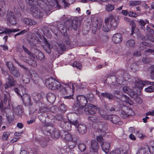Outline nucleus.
<instances>
[{"label":"nucleus","instance_id":"nucleus-1","mask_svg":"<svg viewBox=\"0 0 154 154\" xmlns=\"http://www.w3.org/2000/svg\"><path fill=\"white\" fill-rule=\"evenodd\" d=\"M46 86L49 89L54 90L60 88L63 94H68L73 91V85L70 84L62 85L60 82L53 78H50L46 80L45 82Z\"/></svg>","mask_w":154,"mask_h":154},{"label":"nucleus","instance_id":"nucleus-2","mask_svg":"<svg viewBox=\"0 0 154 154\" xmlns=\"http://www.w3.org/2000/svg\"><path fill=\"white\" fill-rule=\"evenodd\" d=\"M117 18L112 14H110L109 17L104 20L105 25L102 27V29L105 32L109 31L111 29H115L118 26L119 21Z\"/></svg>","mask_w":154,"mask_h":154},{"label":"nucleus","instance_id":"nucleus-3","mask_svg":"<svg viewBox=\"0 0 154 154\" xmlns=\"http://www.w3.org/2000/svg\"><path fill=\"white\" fill-rule=\"evenodd\" d=\"M94 109H97V106L92 104H88L87 107L85 109L84 112L87 115H94L88 117V120L97 124L100 122V120L102 119L101 118H100L98 116L94 115L95 113V112Z\"/></svg>","mask_w":154,"mask_h":154},{"label":"nucleus","instance_id":"nucleus-4","mask_svg":"<svg viewBox=\"0 0 154 154\" xmlns=\"http://www.w3.org/2000/svg\"><path fill=\"white\" fill-rule=\"evenodd\" d=\"M61 132L59 130L54 129L53 127H47L43 130V133L48 136H51L52 137L57 138L61 137Z\"/></svg>","mask_w":154,"mask_h":154},{"label":"nucleus","instance_id":"nucleus-5","mask_svg":"<svg viewBox=\"0 0 154 154\" xmlns=\"http://www.w3.org/2000/svg\"><path fill=\"white\" fill-rule=\"evenodd\" d=\"M107 129L106 125L103 122H100L95 125V132H98L99 134L102 135L105 134V131Z\"/></svg>","mask_w":154,"mask_h":154},{"label":"nucleus","instance_id":"nucleus-6","mask_svg":"<svg viewBox=\"0 0 154 154\" xmlns=\"http://www.w3.org/2000/svg\"><path fill=\"white\" fill-rule=\"evenodd\" d=\"M32 16L36 19H41L42 18L44 13L42 9H40L33 6L31 8Z\"/></svg>","mask_w":154,"mask_h":154},{"label":"nucleus","instance_id":"nucleus-7","mask_svg":"<svg viewBox=\"0 0 154 154\" xmlns=\"http://www.w3.org/2000/svg\"><path fill=\"white\" fill-rule=\"evenodd\" d=\"M132 82H134L136 87L142 89L146 85H150V82L147 81H143L140 79H136L134 78H132Z\"/></svg>","mask_w":154,"mask_h":154},{"label":"nucleus","instance_id":"nucleus-8","mask_svg":"<svg viewBox=\"0 0 154 154\" xmlns=\"http://www.w3.org/2000/svg\"><path fill=\"white\" fill-rule=\"evenodd\" d=\"M16 83V81L11 75H8V77L6 79V81L5 85V89L11 88L15 86Z\"/></svg>","mask_w":154,"mask_h":154},{"label":"nucleus","instance_id":"nucleus-9","mask_svg":"<svg viewBox=\"0 0 154 154\" xmlns=\"http://www.w3.org/2000/svg\"><path fill=\"white\" fill-rule=\"evenodd\" d=\"M79 124L78 121L76 120L75 121H70L69 122L64 121L62 124L63 128L66 131H70L71 128V124L73 125L76 127Z\"/></svg>","mask_w":154,"mask_h":154},{"label":"nucleus","instance_id":"nucleus-10","mask_svg":"<svg viewBox=\"0 0 154 154\" xmlns=\"http://www.w3.org/2000/svg\"><path fill=\"white\" fill-rule=\"evenodd\" d=\"M66 26L69 30H71L72 29L75 30L77 29L78 22L76 20H69L66 22Z\"/></svg>","mask_w":154,"mask_h":154},{"label":"nucleus","instance_id":"nucleus-11","mask_svg":"<svg viewBox=\"0 0 154 154\" xmlns=\"http://www.w3.org/2000/svg\"><path fill=\"white\" fill-rule=\"evenodd\" d=\"M3 97V102L1 101L0 103V108L1 110L5 108L6 106L9 105V102L10 100V95L8 94H5Z\"/></svg>","mask_w":154,"mask_h":154},{"label":"nucleus","instance_id":"nucleus-12","mask_svg":"<svg viewBox=\"0 0 154 154\" xmlns=\"http://www.w3.org/2000/svg\"><path fill=\"white\" fill-rule=\"evenodd\" d=\"M7 21L11 25H14L16 23V21L14 13L11 11L7 12Z\"/></svg>","mask_w":154,"mask_h":154},{"label":"nucleus","instance_id":"nucleus-13","mask_svg":"<svg viewBox=\"0 0 154 154\" xmlns=\"http://www.w3.org/2000/svg\"><path fill=\"white\" fill-rule=\"evenodd\" d=\"M21 98L25 106H29L32 105L31 102V99L30 96L27 94H25L21 96Z\"/></svg>","mask_w":154,"mask_h":154},{"label":"nucleus","instance_id":"nucleus-14","mask_svg":"<svg viewBox=\"0 0 154 154\" xmlns=\"http://www.w3.org/2000/svg\"><path fill=\"white\" fill-rule=\"evenodd\" d=\"M48 3L49 4L48 5L46 4L45 8L44 9H42L43 11H44L45 13L47 14L48 12L50 11L52 9V7L54 6L55 5H57V6H59V3L57 0H53V1H48Z\"/></svg>","mask_w":154,"mask_h":154},{"label":"nucleus","instance_id":"nucleus-15","mask_svg":"<svg viewBox=\"0 0 154 154\" xmlns=\"http://www.w3.org/2000/svg\"><path fill=\"white\" fill-rule=\"evenodd\" d=\"M61 137L63 139L68 141L72 140L73 139L72 136L70 133L64 131H61Z\"/></svg>","mask_w":154,"mask_h":154},{"label":"nucleus","instance_id":"nucleus-16","mask_svg":"<svg viewBox=\"0 0 154 154\" xmlns=\"http://www.w3.org/2000/svg\"><path fill=\"white\" fill-rule=\"evenodd\" d=\"M136 154H150V149L149 147H140L136 153Z\"/></svg>","mask_w":154,"mask_h":154},{"label":"nucleus","instance_id":"nucleus-17","mask_svg":"<svg viewBox=\"0 0 154 154\" xmlns=\"http://www.w3.org/2000/svg\"><path fill=\"white\" fill-rule=\"evenodd\" d=\"M72 109L77 113H81L83 111V108L79 103H75L73 106Z\"/></svg>","mask_w":154,"mask_h":154},{"label":"nucleus","instance_id":"nucleus-18","mask_svg":"<svg viewBox=\"0 0 154 154\" xmlns=\"http://www.w3.org/2000/svg\"><path fill=\"white\" fill-rule=\"evenodd\" d=\"M122 40V35L119 33H117L113 36L112 40L116 44L119 43L121 42Z\"/></svg>","mask_w":154,"mask_h":154},{"label":"nucleus","instance_id":"nucleus-19","mask_svg":"<svg viewBox=\"0 0 154 154\" xmlns=\"http://www.w3.org/2000/svg\"><path fill=\"white\" fill-rule=\"evenodd\" d=\"M35 140L36 142L39 143L41 146L43 148L46 147L47 145V141L44 137H40L36 138Z\"/></svg>","mask_w":154,"mask_h":154},{"label":"nucleus","instance_id":"nucleus-20","mask_svg":"<svg viewBox=\"0 0 154 154\" xmlns=\"http://www.w3.org/2000/svg\"><path fill=\"white\" fill-rule=\"evenodd\" d=\"M77 101L80 103L85 104L86 105L88 102L86 97L83 95H79L77 97Z\"/></svg>","mask_w":154,"mask_h":154},{"label":"nucleus","instance_id":"nucleus-21","mask_svg":"<svg viewBox=\"0 0 154 154\" xmlns=\"http://www.w3.org/2000/svg\"><path fill=\"white\" fill-rule=\"evenodd\" d=\"M23 22L28 26H32L37 24V22L34 20L28 18H25L23 19Z\"/></svg>","mask_w":154,"mask_h":154},{"label":"nucleus","instance_id":"nucleus-22","mask_svg":"<svg viewBox=\"0 0 154 154\" xmlns=\"http://www.w3.org/2000/svg\"><path fill=\"white\" fill-rule=\"evenodd\" d=\"M109 120L111 121L112 122L116 124L121 125L122 124V122L120 121V118L116 115L110 116V117Z\"/></svg>","mask_w":154,"mask_h":154},{"label":"nucleus","instance_id":"nucleus-23","mask_svg":"<svg viewBox=\"0 0 154 154\" xmlns=\"http://www.w3.org/2000/svg\"><path fill=\"white\" fill-rule=\"evenodd\" d=\"M91 147L92 150L94 152H97L99 148L97 142L95 140H91Z\"/></svg>","mask_w":154,"mask_h":154},{"label":"nucleus","instance_id":"nucleus-24","mask_svg":"<svg viewBox=\"0 0 154 154\" xmlns=\"http://www.w3.org/2000/svg\"><path fill=\"white\" fill-rule=\"evenodd\" d=\"M46 97L48 101L51 103H53L56 99L55 94L51 93H48L47 94Z\"/></svg>","mask_w":154,"mask_h":154},{"label":"nucleus","instance_id":"nucleus-25","mask_svg":"<svg viewBox=\"0 0 154 154\" xmlns=\"http://www.w3.org/2000/svg\"><path fill=\"white\" fill-rule=\"evenodd\" d=\"M78 131L79 133L81 134H83L86 133L87 131V128L86 125L84 124L78 125Z\"/></svg>","mask_w":154,"mask_h":154},{"label":"nucleus","instance_id":"nucleus-26","mask_svg":"<svg viewBox=\"0 0 154 154\" xmlns=\"http://www.w3.org/2000/svg\"><path fill=\"white\" fill-rule=\"evenodd\" d=\"M56 47L57 51L60 54H62L63 51L66 49V46L63 44H57Z\"/></svg>","mask_w":154,"mask_h":154},{"label":"nucleus","instance_id":"nucleus-27","mask_svg":"<svg viewBox=\"0 0 154 154\" xmlns=\"http://www.w3.org/2000/svg\"><path fill=\"white\" fill-rule=\"evenodd\" d=\"M14 113L16 115L20 116L23 112V109L21 106H19L16 107L14 110Z\"/></svg>","mask_w":154,"mask_h":154},{"label":"nucleus","instance_id":"nucleus-28","mask_svg":"<svg viewBox=\"0 0 154 154\" xmlns=\"http://www.w3.org/2000/svg\"><path fill=\"white\" fill-rule=\"evenodd\" d=\"M124 20L126 23L130 25H132L131 26L132 28L131 31L132 32H134V29L135 27V24L134 21L131 20L129 18L125 17H124Z\"/></svg>","mask_w":154,"mask_h":154},{"label":"nucleus","instance_id":"nucleus-29","mask_svg":"<svg viewBox=\"0 0 154 154\" xmlns=\"http://www.w3.org/2000/svg\"><path fill=\"white\" fill-rule=\"evenodd\" d=\"M43 41L45 44V45L44 46V48L47 53L50 54L51 52V47L50 44L45 38H44Z\"/></svg>","mask_w":154,"mask_h":154},{"label":"nucleus","instance_id":"nucleus-30","mask_svg":"<svg viewBox=\"0 0 154 154\" xmlns=\"http://www.w3.org/2000/svg\"><path fill=\"white\" fill-rule=\"evenodd\" d=\"M135 41L133 39H130L128 40L126 44V46L129 48H134L135 45Z\"/></svg>","mask_w":154,"mask_h":154},{"label":"nucleus","instance_id":"nucleus-31","mask_svg":"<svg viewBox=\"0 0 154 154\" xmlns=\"http://www.w3.org/2000/svg\"><path fill=\"white\" fill-rule=\"evenodd\" d=\"M110 146V143L109 142H105L102 144L101 147L103 150L106 153L109 151Z\"/></svg>","mask_w":154,"mask_h":154},{"label":"nucleus","instance_id":"nucleus-32","mask_svg":"<svg viewBox=\"0 0 154 154\" xmlns=\"http://www.w3.org/2000/svg\"><path fill=\"white\" fill-rule=\"evenodd\" d=\"M98 112L99 114L101 116V117H100V118H101V119L103 118L105 120H108L110 117V116L107 115L106 112L103 110H99Z\"/></svg>","mask_w":154,"mask_h":154},{"label":"nucleus","instance_id":"nucleus-33","mask_svg":"<svg viewBox=\"0 0 154 154\" xmlns=\"http://www.w3.org/2000/svg\"><path fill=\"white\" fill-rule=\"evenodd\" d=\"M10 73L15 78H19L20 74V71L16 67H15L11 71Z\"/></svg>","mask_w":154,"mask_h":154},{"label":"nucleus","instance_id":"nucleus-34","mask_svg":"<svg viewBox=\"0 0 154 154\" xmlns=\"http://www.w3.org/2000/svg\"><path fill=\"white\" fill-rule=\"evenodd\" d=\"M101 95L103 98H106L110 100L113 98V96L112 94L107 92L101 93Z\"/></svg>","mask_w":154,"mask_h":154},{"label":"nucleus","instance_id":"nucleus-35","mask_svg":"<svg viewBox=\"0 0 154 154\" xmlns=\"http://www.w3.org/2000/svg\"><path fill=\"white\" fill-rule=\"evenodd\" d=\"M29 73L32 79L34 81H36L38 79V75L33 70H30Z\"/></svg>","mask_w":154,"mask_h":154},{"label":"nucleus","instance_id":"nucleus-36","mask_svg":"<svg viewBox=\"0 0 154 154\" xmlns=\"http://www.w3.org/2000/svg\"><path fill=\"white\" fill-rule=\"evenodd\" d=\"M22 79L23 82L25 83H28L30 82V79L28 76L26 74H22L21 75Z\"/></svg>","mask_w":154,"mask_h":154},{"label":"nucleus","instance_id":"nucleus-37","mask_svg":"<svg viewBox=\"0 0 154 154\" xmlns=\"http://www.w3.org/2000/svg\"><path fill=\"white\" fill-rule=\"evenodd\" d=\"M5 6V3L3 0H0V16L2 17L4 15V13L2 12V8Z\"/></svg>","mask_w":154,"mask_h":154},{"label":"nucleus","instance_id":"nucleus-38","mask_svg":"<svg viewBox=\"0 0 154 154\" xmlns=\"http://www.w3.org/2000/svg\"><path fill=\"white\" fill-rule=\"evenodd\" d=\"M67 109V106L63 103L60 104L59 108V110L60 112L64 113Z\"/></svg>","mask_w":154,"mask_h":154},{"label":"nucleus","instance_id":"nucleus-39","mask_svg":"<svg viewBox=\"0 0 154 154\" xmlns=\"http://www.w3.org/2000/svg\"><path fill=\"white\" fill-rule=\"evenodd\" d=\"M54 118L56 120L63 123L64 121V118L63 116L61 114H58L54 116Z\"/></svg>","mask_w":154,"mask_h":154},{"label":"nucleus","instance_id":"nucleus-40","mask_svg":"<svg viewBox=\"0 0 154 154\" xmlns=\"http://www.w3.org/2000/svg\"><path fill=\"white\" fill-rule=\"evenodd\" d=\"M69 141L68 143L69 148L70 149H73L76 145L75 141H74L73 139L72 140Z\"/></svg>","mask_w":154,"mask_h":154},{"label":"nucleus","instance_id":"nucleus-41","mask_svg":"<svg viewBox=\"0 0 154 154\" xmlns=\"http://www.w3.org/2000/svg\"><path fill=\"white\" fill-rule=\"evenodd\" d=\"M114 8L113 5L109 4L106 6L105 10L108 12H111L114 9Z\"/></svg>","mask_w":154,"mask_h":154},{"label":"nucleus","instance_id":"nucleus-42","mask_svg":"<svg viewBox=\"0 0 154 154\" xmlns=\"http://www.w3.org/2000/svg\"><path fill=\"white\" fill-rule=\"evenodd\" d=\"M130 6H135L139 5L141 4V2L139 1H130L129 2Z\"/></svg>","mask_w":154,"mask_h":154},{"label":"nucleus","instance_id":"nucleus-43","mask_svg":"<svg viewBox=\"0 0 154 154\" xmlns=\"http://www.w3.org/2000/svg\"><path fill=\"white\" fill-rule=\"evenodd\" d=\"M13 32V29H8L5 28L4 31L2 32H0V34H2L5 33L6 34H9Z\"/></svg>","mask_w":154,"mask_h":154},{"label":"nucleus","instance_id":"nucleus-44","mask_svg":"<svg viewBox=\"0 0 154 154\" xmlns=\"http://www.w3.org/2000/svg\"><path fill=\"white\" fill-rule=\"evenodd\" d=\"M124 77L122 75L118 76L116 79V81L119 84H122L123 83L124 80Z\"/></svg>","mask_w":154,"mask_h":154},{"label":"nucleus","instance_id":"nucleus-45","mask_svg":"<svg viewBox=\"0 0 154 154\" xmlns=\"http://www.w3.org/2000/svg\"><path fill=\"white\" fill-rule=\"evenodd\" d=\"M154 35H149V34H146V36L147 39L151 42L154 43Z\"/></svg>","mask_w":154,"mask_h":154},{"label":"nucleus","instance_id":"nucleus-46","mask_svg":"<svg viewBox=\"0 0 154 154\" xmlns=\"http://www.w3.org/2000/svg\"><path fill=\"white\" fill-rule=\"evenodd\" d=\"M72 65L73 66L79 69H81L82 67V64L78 61L74 62Z\"/></svg>","mask_w":154,"mask_h":154},{"label":"nucleus","instance_id":"nucleus-47","mask_svg":"<svg viewBox=\"0 0 154 154\" xmlns=\"http://www.w3.org/2000/svg\"><path fill=\"white\" fill-rule=\"evenodd\" d=\"M79 149L81 152L85 151L86 149V147L85 145L83 143L79 144L78 146Z\"/></svg>","mask_w":154,"mask_h":154},{"label":"nucleus","instance_id":"nucleus-48","mask_svg":"<svg viewBox=\"0 0 154 154\" xmlns=\"http://www.w3.org/2000/svg\"><path fill=\"white\" fill-rule=\"evenodd\" d=\"M138 22L139 24L141 26V27L142 29L143 30H144L145 29V27L144 26L146 24V23L142 19H140L138 20Z\"/></svg>","mask_w":154,"mask_h":154},{"label":"nucleus","instance_id":"nucleus-49","mask_svg":"<svg viewBox=\"0 0 154 154\" xmlns=\"http://www.w3.org/2000/svg\"><path fill=\"white\" fill-rule=\"evenodd\" d=\"M149 44L148 43L145 42H143L140 44L139 47L140 49V50H144L146 48V46H148Z\"/></svg>","mask_w":154,"mask_h":154},{"label":"nucleus","instance_id":"nucleus-50","mask_svg":"<svg viewBox=\"0 0 154 154\" xmlns=\"http://www.w3.org/2000/svg\"><path fill=\"white\" fill-rule=\"evenodd\" d=\"M28 63L30 65L33 67H35L37 65V63L35 61L31 58L28 60Z\"/></svg>","mask_w":154,"mask_h":154},{"label":"nucleus","instance_id":"nucleus-51","mask_svg":"<svg viewBox=\"0 0 154 154\" xmlns=\"http://www.w3.org/2000/svg\"><path fill=\"white\" fill-rule=\"evenodd\" d=\"M29 28H27L26 29H24L23 30L21 31L20 32H18L17 33L15 34L14 35V37H15L19 35H23L24 33L28 32L29 31Z\"/></svg>","mask_w":154,"mask_h":154},{"label":"nucleus","instance_id":"nucleus-52","mask_svg":"<svg viewBox=\"0 0 154 154\" xmlns=\"http://www.w3.org/2000/svg\"><path fill=\"white\" fill-rule=\"evenodd\" d=\"M6 65L10 71L15 67L13 66L11 62H7L6 63Z\"/></svg>","mask_w":154,"mask_h":154},{"label":"nucleus","instance_id":"nucleus-53","mask_svg":"<svg viewBox=\"0 0 154 154\" xmlns=\"http://www.w3.org/2000/svg\"><path fill=\"white\" fill-rule=\"evenodd\" d=\"M122 98L124 101L127 103H130V102H131L129 97L126 95H123L122 97Z\"/></svg>","mask_w":154,"mask_h":154},{"label":"nucleus","instance_id":"nucleus-54","mask_svg":"<svg viewBox=\"0 0 154 154\" xmlns=\"http://www.w3.org/2000/svg\"><path fill=\"white\" fill-rule=\"evenodd\" d=\"M36 58L40 60H42L45 59V56L42 52H39L36 55Z\"/></svg>","mask_w":154,"mask_h":154},{"label":"nucleus","instance_id":"nucleus-55","mask_svg":"<svg viewBox=\"0 0 154 154\" xmlns=\"http://www.w3.org/2000/svg\"><path fill=\"white\" fill-rule=\"evenodd\" d=\"M146 92L149 93L152 92L154 91V88L152 86H150L145 89Z\"/></svg>","mask_w":154,"mask_h":154},{"label":"nucleus","instance_id":"nucleus-56","mask_svg":"<svg viewBox=\"0 0 154 154\" xmlns=\"http://www.w3.org/2000/svg\"><path fill=\"white\" fill-rule=\"evenodd\" d=\"M9 135L10 134L8 132H6L4 133L2 136V139L4 140H7Z\"/></svg>","mask_w":154,"mask_h":154},{"label":"nucleus","instance_id":"nucleus-57","mask_svg":"<svg viewBox=\"0 0 154 154\" xmlns=\"http://www.w3.org/2000/svg\"><path fill=\"white\" fill-rule=\"evenodd\" d=\"M123 91L124 92L129 95L131 91V89L125 86L123 88Z\"/></svg>","mask_w":154,"mask_h":154},{"label":"nucleus","instance_id":"nucleus-58","mask_svg":"<svg viewBox=\"0 0 154 154\" xmlns=\"http://www.w3.org/2000/svg\"><path fill=\"white\" fill-rule=\"evenodd\" d=\"M146 31L149 32L150 34L149 35H154V30L153 29L151 28L149 26H146Z\"/></svg>","mask_w":154,"mask_h":154},{"label":"nucleus","instance_id":"nucleus-59","mask_svg":"<svg viewBox=\"0 0 154 154\" xmlns=\"http://www.w3.org/2000/svg\"><path fill=\"white\" fill-rule=\"evenodd\" d=\"M120 116L122 118L125 119L128 117V115L123 110H121L120 112Z\"/></svg>","mask_w":154,"mask_h":154},{"label":"nucleus","instance_id":"nucleus-60","mask_svg":"<svg viewBox=\"0 0 154 154\" xmlns=\"http://www.w3.org/2000/svg\"><path fill=\"white\" fill-rule=\"evenodd\" d=\"M23 48L24 50V52L27 54H28L29 56H32V54L31 52L24 46H23Z\"/></svg>","mask_w":154,"mask_h":154},{"label":"nucleus","instance_id":"nucleus-61","mask_svg":"<svg viewBox=\"0 0 154 154\" xmlns=\"http://www.w3.org/2000/svg\"><path fill=\"white\" fill-rule=\"evenodd\" d=\"M121 151L119 149H116L112 150L110 152L109 154H120Z\"/></svg>","mask_w":154,"mask_h":154},{"label":"nucleus","instance_id":"nucleus-62","mask_svg":"<svg viewBox=\"0 0 154 154\" xmlns=\"http://www.w3.org/2000/svg\"><path fill=\"white\" fill-rule=\"evenodd\" d=\"M87 99V100H88L90 102H91L93 97V95L91 93L88 94L87 95V97H86Z\"/></svg>","mask_w":154,"mask_h":154},{"label":"nucleus","instance_id":"nucleus-63","mask_svg":"<svg viewBox=\"0 0 154 154\" xmlns=\"http://www.w3.org/2000/svg\"><path fill=\"white\" fill-rule=\"evenodd\" d=\"M151 77L152 79L154 80V66H152L151 69Z\"/></svg>","mask_w":154,"mask_h":154},{"label":"nucleus","instance_id":"nucleus-64","mask_svg":"<svg viewBox=\"0 0 154 154\" xmlns=\"http://www.w3.org/2000/svg\"><path fill=\"white\" fill-rule=\"evenodd\" d=\"M97 139L98 141L102 144L103 142V140L102 137L101 136H99L97 137Z\"/></svg>","mask_w":154,"mask_h":154}]
</instances>
